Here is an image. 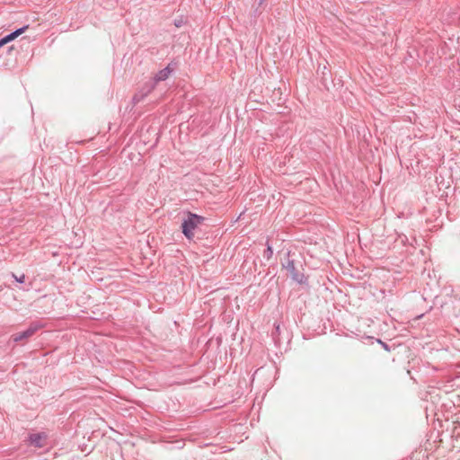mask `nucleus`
Masks as SVG:
<instances>
[{
  "mask_svg": "<svg viewBox=\"0 0 460 460\" xmlns=\"http://www.w3.org/2000/svg\"><path fill=\"white\" fill-rule=\"evenodd\" d=\"M30 443L36 447H42L46 444L47 435L45 433H36L30 436Z\"/></svg>",
  "mask_w": 460,
  "mask_h": 460,
  "instance_id": "nucleus-3",
  "label": "nucleus"
},
{
  "mask_svg": "<svg viewBox=\"0 0 460 460\" xmlns=\"http://www.w3.org/2000/svg\"><path fill=\"white\" fill-rule=\"evenodd\" d=\"M17 279V281H19V282L22 283V282H24L25 276H24V275H22L19 279Z\"/></svg>",
  "mask_w": 460,
  "mask_h": 460,
  "instance_id": "nucleus-8",
  "label": "nucleus"
},
{
  "mask_svg": "<svg viewBox=\"0 0 460 460\" xmlns=\"http://www.w3.org/2000/svg\"><path fill=\"white\" fill-rule=\"evenodd\" d=\"M28 29V26H24L22 28H20L16 30L15 31L10 33L9 35L4 37L0 40V48H2L4 45L7 44L8 42L15 40L17 37L22 35L26 30Z\"/></svg>",
  "mask_w": 460,
  "mask_h": 460,
  "instance_id": "nucleus-4",
  "label": "nucleus"
},
{
  "mask_svg": "<svg viewBox=\"0 0 460 460\" xmlns=\"http://www.w3.org/2000/svg\"><path fill=\"white\" fill-rule=\"evenodd\" d=\"M28 29V26H24L22 28H20L16 30L15 31L10 33L9 35L4 37L0 40V48H2L4 45L7 44L8 42L15 40L17 37L22 35L26 30Z\"/></svg>",
  "mask_w": 460,
  "mask_h": 460,
  "instance_id": "nucleus-5",
  "label": "nucleus"
},
{
  "mask_svg": "<svg viewBox=\"0 0 460 460\" xmlns=\"http://www.w3.org/2000/svg\"><path fill=\"white\" fill-rule=\"evenodd\" d=\"M171 72H172L171 68L169 66H167L156 74L155 79L157 81H164L169 77Z\"/></svg>",
  "mask_w": 460,
  "mask_h": 460,
  "instance_id": "nucleus-6",
  "label": "nucleus"
},
{
  "mask_svg": "<svg viewBox=\"0 0 460 460\" xmlns=\"http://www.w3.org/2000/svg\"><path fill=\"white\" fill-rule=\"evenodd\" d=\"M40 327L41 326L38 324H31L27 330L13 334L12 339L15 342L27 340L31 337L39 329H40Z\"/></svg>",
  "mask_w": 460,
  "mask_h": 460,
  "instance_id": "nucleus-2",
  "label": "nucleus"
},
{
  "mask_svg": "<svg viewBox=\"0 0 460 460\" xmlns=\"http://www.w3.org/2000/svg\"><path fill=\"white\" fill-rule=\"evenodd\" d=\"M272 254H273L272 248L270 246H268V248L265 252V256L267 257V259H270Z\"/></svg>",
  "mask_w": 460,
  "mask_h": 460,
  "instance_id": "nucleus-7",
  "label": "nucleus"
},
{
  "mask_svg": "<svg viewBox=\"0 0 460 460\" xmlns=\"http://www.w3.org/2000/svg\"><path fill=\"white\" fill-rule=\"evenodd\" d=\"M204 221V217L198 216L196 214L188 212L186 217L183 219L181 223V230L183 234L189 240H191L194 237L195 229L200 226Z\"/></svg>",
  "mask_w": 460,
  "mask_h": 460,
  "instance_id": "nucleus-1",
  "label": "nucleus"
}]
</instances>
